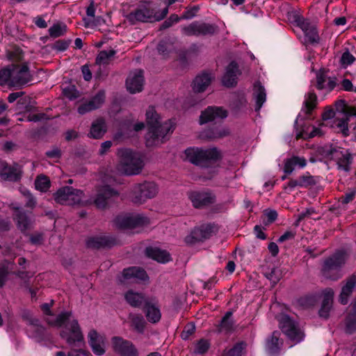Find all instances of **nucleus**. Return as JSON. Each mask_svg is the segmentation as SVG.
<instances>
[{
  "instance_id": "f257e3e1",
  "label": "nucleus",
  "mask_w": 356,
  "mask_h": 356,
  "mask_svg": "<svg viewBox=\"0 0 356 356\" xmlns=\"http://www.w3.org/2000/svg\"><path fill=\"white\" fill-rule=\"evenodd\" d=\"M53 301L51 304L44 303L41 305V309L43 313L48 316L46 318V322L51 326L60 327L65 325L67 328L70 334L65 331L60 332V336L65 339L69 345H74L76 343H81L83 341V335L81 332V327L78 321L75 319L68 322L72 316L71 312H63L54 316L51 312V307L52 306Z\"/></svg>"
},
{
  "instance_id": "f03ea898",
  "label": "nucleus",
  "mask_w": 356,
  "mask_h": 356,
  "mask_svg": "<svg viewBox=\"0 0 356 356\" xmlns=\"http://www.w3.org/2000/svg\"><path fill=\"white\" fill-rule=\"evenodd\" d=\"M184 160L202 168H210L213 174L217 172L218 162L221 159L217 148L202 149L191 147L184 151Z\"/></svg>"
},
{
  "instance_id": "7ed1b4c3",
  "label": "nucleus",
  "mask_w": 356,
  "mask_h": 356,
  "mask_svg": "<svg viewBox=\"0 0 356 356\" xmlns=\"http://www.w3.org/2000/svg\"><path fill=\"white\" fill-rule=\"evenodd\" d=\"M120 163L118 169H121L127 175H136L141 172L144 165L143 155L130 149H122L118 151Z\"/></svg>"
},
{
  "instance_id": "20e7f679",
  "label": "nucleus",
  "mask_w": 356,
  "mask_h": 356,
  "mask_svg": "<svg viewBox=\"0 0 356 356\" xmlns=\"http://www.w3.org/2000/svg\"><path fill=\"white\" fill-rule=\"evenodd\" d=\"M318 152L324 159L334 161L339 170L350 171L353 157L346 150L334 145H325L318 148Z\"/></svg>"
},
{
  "instance_id": "39448f33",
  "label": "nucleus",
  "mask_w": 356,
  "mask_h": 356,
  "mask_svg": "<svg viewBox=\"0 0 356 356\" xmlns=\"http://www.w3.org/2000/svg\"><path fill=\"white\" fill-rule=\"evenodd\" d=\"M347 259L343 250H339L326 258L323 263L321 273L326 279L337 280L341 277V268Z\"/></svg>"
},
{
  "instance_id": "423d86ee",
  "label": "nucleus",
  "mask_w": 356,
  "mask_h": 356,
  "mask_svg": "<svg viewBox=\"0 0 356 356\" xmlns=\"http://www.w3.org/2000/svg\"><path fill=\"white\" fill-rule=\"evenodd\" d=\"M161 118L156 112L155 107L149 106L145 113V121L149 134H170L172 133L176 127L175 119L161 122Z\"/></svg>"
},
{
  "instance_id": "0eeeda50",
  "label": "nucleus",
  "mask_w": 356,
  "mask_h": 356,
  "mask_svg": "<svg viewBox=\"0 0 356 356\" xmlns=\"http://www.w3.org/2000/svg\"><path fill=\"white\" fill-rule=\"evenodd\" d=\"M277 320L282 332L293 344H297L304 339L303 331L298 323L289 315L281 314L277 316Z\"/></svg>"
},
{
  "instance_id": "6e6552de",
  "label": "nucleus",
  "mask_w": 356,
  "mask_h": 356,
  "mask_svg": "<svg viewBox=\"0 0 356 356\" xmlns=\"http://www.w3.org/2000/svg\"><path fill=\"white\" fill-rule=\"evenodd\" d=\"M335 111L331 106H326L321 115V120L317 121L318 126L323 129V127L339 129L342 134H346L348 130V122L350 118L343 115V118L335 117Z\"/></svg>"
},
{
  "instance_id": "1a4fd4ad",
  "label": "nucleus",
  "mask_w": 356,
  "mask_h": 356,
  "mask_svg": "<svg viewBox=\"0 0 356 356\" xmlns=\"http://www.w3.org/2000/svg\"><path fill=\"white\" fill-rule=\"evenodd\" d=\"M158 191V186L152 181L136 184L131 191L132 202L136 204H143L147 200L154 197Z\"/></svg>"
},
{
  "instance_id": "9d476101",
  "label": "nucleus",
  "mask_w": 356,
  "mask_h": 356,
  "mask_svg": "<svg viewBox=\"0 0 356 356\" xmlns=\"http://www.w3.org/2000/svg\"><path fill=\"white\" fill-rule=\"evenodd\" d=\"M83 196V191L72 186H64L58 189L54 194V199L60 204L79 205L81 204Z\"/></svg>"
},
{
  "instance_id": "9b49d317",
  "label": "nucleus",
  "mask_w": 356,
  "mask_h": 356,
  "mask_svg": "<svg viewBox=\"0 0 356 356\" xmlns=\"http://www.w3.org/2000/svg\"><path fill=\"white\" fill-rule=\"evenodd\" d=\"M181 31L183 35L186 36L212 35L217 33L218 26L213 24L195 21L188 26L181 27Z\"/></svg>"
},
{
  "instance_id": "f8f14e48",
  "label": "nucleus",
  "mask_w": 356,
  "mask_h": 356,
  "mask_svg": "<svg viewBox=\"0 0 356 356\" xmlns=\"http://www.w3.org/2000/svg\"><path fill=\"white\" fill-rule=\"evenodd\" d=\"M12 80L10 88H21L32 81L33 76L30 73L26 63L22 65L12 64Z\"/></svg>"
},
{
  "instance_id": "ddd939ff",
  "label": "nucleus",
  "mask_w": 356,
  "mask_h": 356,
  "mask_svg": "<svg viewBox=\"0 0 356 356\" xmlns=\"http://www.w3.org/2000/svg\"><path fill=\"white\" fill-rule=\"evenodd\" d=\"M118 195V192L111 186L108 185L101 186L96 189L93 202L97 208L104 209Z\"/></svg>"
},
{
  "instance_id": "4468645a",
  "label": "nucleus",
  "mask_w": 356,
  "mask_h": 356,
  "mask_svg": "<svg viewBox=\"0 0 356 356\" xmlns=\"http://www.w3.org/2000/svg\"><path fill=\"white\" fill-rule=\"evenodd\" d=\"M188 198L196 209H203L216 202L215 194L209 190L192 191L188 193Z\"/></svg>"
},
{
  "instance_id": "2eb2a0df",
  "label": "nucleus",
  "mask_w": 356,
  "mask_h": 356,
  "mask_svg": "<svg viewBox=\"0 0 356 356\" xmlns=\"http://www.w3.org/2000/svg\"><path fill=\"white\" fill-rule=\"evenodd\" d=\"M13 220L19 229L25 232L31 227L33 224L32 212L25 211L22 207L11 205Z\"/></svg>"
},
{
  "instance_id": "dca6fc26",
  "label": "nucleus",
  "mask_w": 356,
  "mask_h": 356,
  "mask_svg": "<svg viewBox=\"0 0 356 356\" xmlns=\"http://www.w3.org/2000/svg\"><path fill=\"white\" fill-rule=\"evenodd\" d=\"M23 175L22 166L17 163L9 165L6 161H0V176L5 181L17 182Z\"/></svg>"
},
{
  "instance_id": "f3484780",
  "label": "nucleus",
  "mask_w": 356,
  "mask_h": 356,
  "mask_svg": "<svg viewBox=\"0 0 356 356\" xmlns=\"http://www.w3.org/2000/svg\"><path fill=\"white\" fill-rule=\"evenodd\" d=\"M310 120L311 117L302 116L299 113L294 123L296 134H323L326 131L318 126L317 122L316 125H313Z\"/></svg>"
},
{
  "instance_id": "a211bd4d",
  "label": "nucleus",
  "mask_w": 356,
  "mask_h": 356,
  "mask_svg": "<svg viewBox=\"0 0 356 356\" xmlns=\"http://www.w3.org/2000/svg\"><path fill=\"white\" fill-rule=\"evenodd\" d=\"M149 223V219L140 214L118 216L115 219V225L121 229H132Z\"/></svg>"
},
{
  "instance_id": "6ab92c4d",
  "label": "nucleus",
  "mask_w": 356,
  "mask_h": 356,
  "mask_svg": "<svg viewBox=\"0 0 356 356\" xmlns=\"http://www.w3.org/2000/svg\"><path fill=\"white\" fill-rule=\"evenodd\" d=\"M113 350L121 356H138V351L130 341L120 337L112 338Z\"/></svg>"
},
{
  "instance_id": "aec40b11",
  "label": "nucleus",
  "mask_w": 356,
  "mask_h": 356,
  "mask_svg": "<svg viewBox=\"0 0 356 356\" xmlns=\"http://www.w3.org/2000/svg\"><path fill=\"white\" fill-rule=\"evenodd\" d=\"M28 327L27 332L29 336L35 339L38 342H40L50 338L45 327L40 325L37 318H30L27 319Z\"/></svg>"
},
{
  "instance_id": "412c9836",
  "label": "nucleus",
  "mask_w": 356,
  "mask_h": 356,
  "mask_svg": "<svg viewBox=\"0 0 356 356\" xmlns=\"http://www.w3.org/2000/svg\"><path fill=\"white\" fill-rule=\"evenodd\" d=\"M154 11L147 6H140L134 11L127 15V19L131 24L136 22H146L154 19Z\"/></svg>"
},
{
  "instance_id": "4be33fe9",
  "label": "nucleus",
  "mask_w": 356,
  "mask_h": 356,
  "mask_svg": "<svg viewBox=\"0 0 356 356\" xmlns=\"http://www.w3.org/2000/svg\"><path fill=\"white\" fill-rule=\"evenodd\" d=\"M213 226L211 225H202L195 227L189 235L186 236L185 242L187 244H195L197 242L203 241L211 236L213 232Z\"/></svg>"
},
{
  "instance_id": "5701e85b",
  "label": "nucleus",
  "mask_w": 356,
  "mask_h": 356,
  "mask_svg": "<svg viewBox=\"0 0 356 356\" xmlns=\"http://www.w3.org/2000/svg\"><path fill=\"white\" fill-rule=\"evenodd\" d=\"M227 116V112L222 107L209 106L204 111H202L200 116V123L201 124L213 122L218 120H222Z\"/></svg>"
},
{
  "instance_id": "b1692460",
  "label": "nucleus",
  "mask_w": 356,
  "mask_h": 356,
  "mask_svg": "<svg viewBox=\"0 0 356 356\" xmlns=\"http://www.w3.org/2000/svg\"><path fill=\"white\" fill-rule=\"evenodd\" d=\"M143 83L144 76L142 70H136L131 72L126 80L127 90L133 94L142 91Z\"/></svg>"
},
{
  "instance_id": "393cba45",
  "label": "nucleus",
  "mask_w": 356,
  "mask_h": 356,
  "mask_svg": "<svg viewBox=\"0 0 356 356\" xmlns=\"http://www.w3.org/2000/svg\"><path fill=\"white\" fill-rule=\"evenodd\" d=\"M296 22L305 33V40L310 44L317 43L319 41V36L315 26L311 25L308 20L302 17H298Z\"/></svg>"
},
{
  "instance_id": "a878e982",
  "label": "nucleus",
  "mask_w": 356,
  "mask_h": 356,
  "mask_svg": "<svg viewBox=\"0 0 356 356\" xmlns=\"http://www.w3.org/2000/svg\"><path fill=\"white\" fill-rule=\"evenodd\" d=\"M241 74L236 61H232L227 65L225 74L222 78L223 86L227 88L234 87L237 83V76Z\"/></svg>"
},
{
  "instance_id": "bb28decb",
  "label": "nucleus",
  "mask_w": 356,
  "mask_h": 356,
  "mask_svg": "<svg viewBox=\"0 0 356 356\" xmlns=\"http://www.w3.org/2000/svg\"><path fill=\"white\" fill-rule=\"evenodd\" d=\"M115 244V238L109 236H92L86 241V246L92 249L111 248Z\"/></svg>"
},
{
  "instance_id": "cd10ccee",
  "label": "nucleus",
  "mask_w": 356,
  "mask_h": 356,
  "mask_svg": "<svg viewBox=\"0 0 356 356\" xmlns=\"http://www.w3.org/2000/svg\"><path fill=\"white\" fill-rule=\"evenodd\" d=\"M104 101L105 92L102 90H99L90 101L79 106L78 112L80 114H85L86 113L99 108L104 104Z\"/></svg>"
},
{
  "instance_id": "c85d7f7f",
  "label": "nucleus",
  "mask_w": 356,
  "mask_h": 356,
  "mask_svg": "<svg viewBox=\"0 0 356 356\" xmlns=\"http://www.w3.org/2000/svg\"><path fill=\"white\" fill-rule=\"evenodd\" d=\"M144 312L147 321L152 323H158L161 318L160 309L154 299L149 298L144 306Z\"/></svg>"
},
{
  "instance_id": "c756f323",
  "label": "nucleus",
  "mask_w": 356,
  "mask_h": 356,
  "mask_svg": "<svg viewBox=\"0 0 356 356\" xmlns=\"http://www.w3.org/2000/svg\"><path fill=\"white\" fill-rule=\"evenodd\" d=\"M318 97L314 90H310L305 95L300 113L311 117L313 111L317 108Z\"/></svg>"
},
{
  "instance_id": "7c9ffc66",
  "label": "nucleus",
  "mask_w": 356,
  "mask_h": 356,
  "mask_svg": "<svg viewBox=\"0 0 356 356\" xmlns=\"http://www.w3.org/2000/svg\"><path fill=\"white\" fill-rule=\"evenodd\" d=\"M126 302L132 307L139 308L146 305L149 298H146L143 293L136 292L132 289L128 290L124 293Z\"/></svg>"
},
{
  "instance_id": "2f4dec72",
  "label": "nucleus",
  "mask_w": 356,
  "mask_h": 356,
  "mask_svg": "<svg viewBox=\"0 0 356 356\" xmlns=\"http://www.w3.org/2000/svg\"><path fill=\"white\" fill-rule=\"evenodd\" d=\"M280 334L278 331H274L266 341V350L271 355H278L281 350L283 341L280 339Z\"/></svg>"
},
{
  "instance_id": "473e14b6",
  "label": "nucleus",
  "mask_w": 356,
  "mask_h": 356,
  "mask_svg": "<svg viewBox=\"0 0 356 356\" xmlns=\"http://www.w3.org/2000/svg\"><path fill=\"white\" fill-rule=\"evenodd\" d=\"M89 344L93 351L97 355H102L105 353L104 348V340L96 330H92L88 334Z\"/></svg>"
},
{
  "instance_id": "72a5a7b5",
  "label": "nucleus",
  "mask_w": 356,
  "mask_h": 356,
  "mask_svg": "<svg viewBox=\"0 0 356 356\" xmlns=\"http://www.w3.org/2000/svg\"><path fill=\"white\" fill-rule=\"evenodd\" d=\"M334 291L332 289H326L323 291V299L319 310V316L327 319L332 307Z\"/></svg>"
},
{
  "instance_id": "f704fd0d",
  "label": "nucleus",
  "mask_w": 356,
  "mask_h": 356,
  "mask_svg": "<svg viewBox=\"0 0 356 356\" xmlns=\"http://www.w3.org/2000/svg\"><path fill=\"white\" fill-rule=\"evenodd\" d=\"M253 96L256 103L254 109L258 112L266 100V90L260 81H256L254 83Z\"/></svg>"
},
{
  "instance_id": "c9c22d12",
  "label": "nucleus",
  "mask_w": 356,
  "mask_h": 356,
  "mask_svg": "<svg viewBox=\"0 0 356 356\" xmlns=\"http://www.w3.org/2000/svg\"><path fill=\"white\" fill-rule=\"evenodd\" d=\"M211 74L203 72L197 75L193 84V89L195 92H202L210 85L212 80Z\"/></svg>"
},
{
  "instance_id": "e433bc0d",
  "label": "nucleus",
  "mask_w": 356,
  "mask_h": 356,
  "mask_svg": "<svg viewBox=\"0 0 356 356\" xmlns=\"http://www.w3.org/2000/svg\"><path fill=\"white\" fill-rule=\"evenodd\" d=\"M356 286V276L352 275L346 280L345 285L342 287L341 292L339 296V302L342 305L348 303V297L351 295Z\"/></svg>"
},
{
  "instance_id": "4c0bfd02",
  "label": "nucleus",
  "mask_w": 356,
  "mask_h": 356,
  "mask_svg": "<svg viewBox=\"0 0 356 356\" xmlns=\"http://www.w3.org/2000/svg\"><path fill=\"white\" fill-rule=\"evenodd\" d=\"M306 159L303 157L293 156L284 160V172L290 175L295 170L296 167L303 168L306 165Z\"/></svg>"
},
{
  "instance_id": "58836bf2",
  "label": "nucleus",
  "mask_w": 356,
  "mask_h": 356,
  "mask_svg": "<svg viewBox=\"0 0 356 356\" xmlns=\"http://www.w3.org/2000/svg\"><path fill=\"white\" fill-rule=\"evenodd\" d=\"M146 255L160 263H166L170 260V254L166 251L157 248H147Z\"/></svg>"
},
{
  "instance_id": "ea45409f",
  "label": "nucleus",
  "mask_w": 356,
  "mask_h": 356,
  "mask_svg": "<svg viewBox=\"0 0 356 356\" xmlns=\"http://www.w3.org/2000/svg\"><path fill=\"white\" fill-rule=\"evenodd\" d=\"M232 312L228 311L222 318L220 323L217 326V331L220 333H231L234 330V322L232 318Z\"/></svg>"
},
{
  "instance_id": "a19ab883",
  "label": "nucleus",
  "mask_w": 356,
  "mask_h": 356,
  "mask_svg": "<svg viewBox=\"0 0 356 356\" xmlns=\"http://www.w3.org/2000/svg\"><path fill=\"white\" fill-rule=\"evenodd\" d=\"M123 276L125 279H136L145 281L148 279L146 271L140 267H129L123 270Z\"/></svg>"
},
{
  "instance_id": "79ce46f5",
  "label": "nucleus",
  "mask_w": 356,
  "mask_h": 356,
  "mask_svg": "<svg viewBox=\"0 0 356 356\" xmlns=\"http://www.w3.org/2000/svg\"><path fill=\"white\" fill-rule=\"evenodd\" d=\"M128 318L131 326L138 333H143L146 325L144 317L139 314L130 313Z\"/></svg>"
},
{
  "instance_id": "37998d69",
  "label": "nucleus",
  "mask_w": 356,
  "mask_h": 356,
  "mask_svg": "<svg viewBox=\"0 0 356 356\" xmlns=\"http://www.w3.org/2000/svg\"><path fill=\"white\" fill-rule=\"evenodd\" d=\"M168 140H169V135H147L146 146L148 147H156Z\"/></svg>"
},
{
  "instance_id": "c03bdc74",
  "label": "nucleus",
  "mask_w": 356,
  "mask_h": 356,
  "mask_svg": "<svg viewBox=\"0 0 356 356\" xmlns=\"http://www.w3.org/2000/svg\"><path fill=\"white\" fill-rule=\"evenodd\" d=\"M50 180L44 175H38L35 180V187L41 192H46L50 188Z\"/></svg>"
},
{
  "instance_id": "a18cd8bd",
  "label": "nucleus",
  "mask_w": 356,
  "mask_h": 356,
  "mask_svg": "<svg viewBox=\"0 0 356 356\" xmlns=\"http://www.w3.org/2000/svg\"><path fill=\"white\" fill-rule=\"evenodd\" d=\"M115 54L116 51L113 49L101 51L96 57L95 63L99 65L108 64L111 58Z\"/></svg>"
},
{
  "instance_id": "49530a36",
  "label": "nucleus",
  "mask_w": 356,
  "mask_h": 356,
  "mask_svg": "<svg viewBox=\"0 0 356 356\" xmlns=\"http://www.w3.org/2000/svg\"><path fill=\"white\" fill-rule=\"evenodd\" d=\"M106 131L107 126L105 120L99 118L92 122L90 134H106Z\"/></svg>"
},
{
  "instance_id": "de8ad7c7",
  "label": "nucleus",
  "mask_w": 356,
  "mask_h": 356,
  "mask_svg": "<svg viewBox=\"0 0 356 356\" xmlns=\"http://www.w3.org/2000/svg\"><path fill=\"white\" fill-rule=\"evenodd\" d=\"M67 31V26L63 23H56L51 26L48 31L51 38H58L63 35Z\"/></svg>"
},
{
  "instance_id": "09e8293b",
  "label": "nucleus",
  "mask_w": 356,
  "mask_h": 356,
  "mask_svg": "<svg viewBox=\"0 0 356 356\" xmlns=\"http://www.w3.org/2000/svg\"><path fill=\"white\" fill-rule=\"evenodd\" d=\"M12 80V68L11 65L7 67L0 70V86H4L8 85L10 87Z\"/></svg>"
},
{
  "instance_id": "8fccbe9b",
  "label": "nucleus",
  "mask_w": 356,
  "mask_h": 356,
  "mask_svg": "<svg viewBox=\"0 0 356 356\" xmlns=\"http://www.w3.org/2000/svg\"><path fill=\"white\" fill-rule=\"evenodd\" d=\"M12 264L8 261H3L0 263V289L2 288L6 280Z\"/></svg>"
},
{
  "instance_id": "3c124183",
  "label": "nucleus",
  "mask_w": 356,
  "mask_h": 356,
  "mask_svg": "<svg viewBox=\"0 0 356 356\" xmlns=\"http://www.w3.org/2000/svg\"><path fill=\"white\" fill-rule=\"evenodd\" d=\"M34 104L35 102L31 100L29 97L20 98L17 102V109L31 111L35 108Z\"/></svg>"
},
{
  "instance_id": "603ef678",
  "label": "nucleus",
  "mask_w": 356,
  "mask_h": 356,
  "mask_svg": "<svg viewBox=\"0 0 356 356\" xmlns=\"http://www.w3.org/2000/svg\"><path fill=\"white\" fill-rule=\"evenodd\" d=\"M95 2L92 1L86 8L87 17L83 18L85 27H89L93 24L92 19L95 17Z\"/></svg>"
},
{
  "instance_id": "864d4df0",
  "label": "nucleus",
  "mask_w": 356,
  "mask_h": 356,
  "mask_svg": "<svg viewBox=\"0 0 356 356\" xmlns=\"http://www.w3.org/2000/svg\"><path fill=\"white\" fill-rule=\"evenodd\" d=\"M210 347L208 340L202 339L199 340L195 346L194 353L196 355H202L207 352Z\"/></svg>"
},
{
  "instance_id": "5fc2aeb1",
  "label": "nucleus",
  "mask_w": 356,
  "mask_h": 356,
  "mask_svg": "<svg viewBox=\"0 0 356 356\" xmlns=\"http://www.w3.org/2000/svg\"><path fill=\"white\" fill-rule=\"evenodd\" d=\"M266 277L275 285L282 278V275L280 269L277 268H273L269 273H266Z\"/></svg>"
},
{
  "instance_id": "6e6d98bb",
  "label": "nucleus",
  "mask_w": 356,
  "mask_h": 356,
  "mask_svg": "<svg viewBox=\"0 0 356 356\" xmlns=\"http://www.w3.org/2000/svg\"><path fill=\"white\" fill-rule=\"evenodd\" d=\"M246 343L243 341L237 343L231 348L225 356H242L243 350L245 348Z\"/></svg>"
},
{
  "instance_id": "4d7b16f0",
  "label": "nucleus",
  "mask_w": 356,
  "mask_h": 356,
  "mask_svg": "<svg viewBox=\"0 0 356 356\" xmlns=\"http://www.w3.org/2000/svg\"><path fill=\"white\" fill-rule=\"evenodd\" d=\"M356 330V316H350L346 318L345 332L348 334H353Z\"/></svg>"
},
{
  "instance_id": "13d9d810",
  "label": "nucleus",
  "mask_w": 356,
  "mask_h": 356,
  "mask_svg": "<svg viewBox=\"0 0 356 356\" xmlns=\"http://www.w3.org/2000/svg\"><path fill=\"white\" fill-rule=\"evenodd\" d=\"M63 94L70 100L76 99L79 97V92L74 86H69L63 88Z\"/></svg>"
},
{
  "instance_id": "bf43d9fd",
  "label": "nucleus",
  "mask_w": 356,
  "mask_h": 356,
  "mask_svg": "<svg viewBox=\"0 0 356 356\" xmlns=\"http://www.w3.org/2000/svg\"><path fill=\"white\" fill-rule=\"evenodd\" d=\"M316 88L319 90H322L323 89L326 88L325 86V81L327 79V76L324 71L319 70L316 74Z\"/></svg>"
},
{
  "instance_id": "052dcab7",
  "label": "nucleus",
  "mask_w": 356,
  "mask_h": 356,
  "mask_svg": "<svg viewBox=\"0 0 356 356\" xmlns=\"http://www.w3.org/2000/svg\"><path fill=\"white\" fill-rule=\"evenodd\" d=\"M181 18L176 15L172 14L168 19H166L161 25L160 30H164L171 27L174 24L179 22Z\"/></svg>"
},
{
  "instance_id": "680f3d73",
  "label": "nucleus",
  "mask_w": 356,
  "mask_h": 356,
  "mask_svg": "<svg viewBox=\"0 0 356 356\" xmlns=\"http://www.w3.org/2000/svg\"><path fill=\"white\" fill-rule=\"evenodd\" d=\"M264 222L266 225L272 223L277 218V213L275 210L266 209L264 211Z\"/></svg>"
},
{
  "instance_id": "e2e57ef3",
  "label": "nucleus",
  "mask_w": 356,
  "mask_h": 356,
  "mask_svg": "<svg viewBox=\"0 0 356 356\" xmlns=\"http://www.w3.org/2000/svg\"><path fill=\"white\" fill-rule=\"evenodd\" d=\"M356 195V191L355 190H351L348 192L346 193L343 195L339 197V202H341L342 204H347L348 203L352 202Z\"/></svg>"
},
{
  "instance_id": "0e129e2a",
  "label": "nucleus",
  "mask_w": 356,
  "mask_h": 356,
  "mask_svg": "<svg viewBox=\"0 0 356 356\" xmlns=\"http://www.w3.org/2000/svg\"><path fill=\"white\" fill-rule=\"evenodd\" d=\"M300 187H308L316 184L314 177L310 175H302L299 177Z\"/></svg>"
},
{
  "instance_id": "69168bd1",
  "label": "nucleus",
  "mask_w": 356,
  "mask_h": 356,
  "mask_svg": "<svg viewBox=\"0 0 356 356\" xmlns=\"http://www.w3.org/2000/svg\"><path fill=\"white\" fill-rule=\"evenodd\" d=\"M195 330V327L193 324L190 323L185 326L184 330L181 333V337L184 340H187L191 336Z\"/></svg>"
},
{
  "instance_id": "338daca9",
  "label": "nucleus",
  "mask_w": 356,
  "mask_h": 356,
  "mask_svg": "<svg viewBox=\"0 0 356 356\" xmlns=\"http://www.w3.org/2000/svg\"><path fill=\"white\" fill-rule=\"evenodd\" d=\"M48 118L45 113H30L27 118L26 120L29 122H40L43 120H47Z\"/></svg>"
},
{
  "instance_id": "774afa93",
  "label": "nucleus",
  "mask_w": 356,
  "mask_h": 356,
  "mask_svg": "<svg viewBox=\"0 0 356 356\" xmlns=\"http://www.w3.org/2000/svg\"><path fill=\"white\" fill-rule=\"evenodd\" d=\"M355 60V57L348 51L343 52L341 57V63L344 66L351 65Z\"/></svg>"
}]
</instances>
